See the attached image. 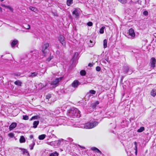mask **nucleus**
Listing matches in <instances>:
<instances>
[{
  "instance_id": "obj_41",
  "label": "nucleus",
  "mask_w": 156,
  "mask_h": 156,
  "mask_svg": "<svg viewBox=\"0 0 156 156\" xmlns=\"http://www.w3.org/2000/svg\"><path fill=\"white\" fill-rule=\"evenodd\" d=\"M96 69L97 71L99 72L101 70V68L99 66H97L96 68Z\"/></svg>"
},
{
  "instance_id": "obj_54",
  "label": "nucleus",
  "mask_w": 156,
  "mask_h": 156,
  "mask_svg": "<svg viewBox=\"0 0 156 156\" xmlns=\"http://www.w3.org/2000/svg\"><path fill=\"white\" fill-rule=\"evenodd\" d=\"M93 44H92V45H90V46L91 47H92V46H93Z\"/></svg>"
},
{
  "instance_id": "obj_37",
  "label": "nucleus",
  "mask_w": 156,
  "mask_h": 156,
  "mask_svg": "<svg viewBox=\"0 0 156 156\" xmlns=\"http://www.w3.org/2000/svg\"><path fill=\"white\" fill-rule=\"evenodd\" d=\"M55 143V142H53V141H52V142H48V144L49 145H50L51 146H52L53 147H54V143Z\"/></svg>"
},
{
  "instance_id": "obj_5",
  "label": "nucleus",
  "mask_w": 156,
  "mask_h": 156,
  "mask_svg": "<svg viewBox=\"0 0 156 156\" xmlns=\"http://www.w3.org/2000/svg\"><path fill=\"white\" fill-rule=\"evenodd\" d=\"M58 122L59 123V125H69V121H67L63 119H59Z\"/></svg>"
},
{
  "instance_id": "obj_39",
  "label": "nucleus",
  "mask_w": 156,
  "mask_h": 156,
  "mask_svg": "<svg viewBox=\"0 0 156 156\" xmlns=\"http://www.w3.org/2000/svg\"><path fill=\"white\" fill-rule=\"evenodd\" d=\"M51 94H48L46 96V99H49L51 97Z\"/></svg>"
},
{
  "instance_id": "obj_3",
  "label": "nucleus",
  "mask_w": 156,
  "mask_h": 156,
  "mask_svg": "<svg viewBox=\"0 0 156 156\" xmlns=\"http://www.w3.org/2000/svg\"><path fill=\"white\" fill-rule=\"evenodd\" d=\"M49 44L48 43H44L43 45L42 49V51L43 53V55H46L48 51H49L48 49L49 46Z\"/></svg>"
},
{
  "instance_id": "obj_2",
  "label": "nucleus",
  "mask_w": 156,
  "mask_h": 156,
  "mask_svg": "<svg viewBox=\"0 0 156 156\" xmlns=\"http://www.w3.org/2000/svg\"><path fill=\"white\" fill-rule=\"evenodd\" d=\"M98 123V122L96 121H92L86 123L81 124L80 125H79L78 127L86 129H92L97 126Z\"/></svg>"
},
{
  "instance_id": "obj_38",
  "label": "nucleus",
  "mask_w": 156,
  "mask_h": 156,
  "mask_svg": "<svg viewBox=\"0 0 156 156\" xmlns=\"http://www.w3.org/2000/svg\"><path fill=\"white\" fill-rule=\"evenodd\" d=\"M87 25L88 26H89V27H91V26H92L93 23L91 22H89L87 23Z\"/></svg>"
},
{
  "instance_id": "obj_9",
  "label": "nucleus",
  "mask_w": 156,
  "mask_h": 156,
  "mask_svg": "<svg viewBox=\"0 0 156 156\" xmlns=\"http://www.w3.org/2000/svg\"><path fill=\"white\" fill-rule=\"evenodd\" d=\"M79 84L80 82L79 81L77 80H76L73 81L71 85L73 87L76 88Z\"/></svg>"
},
{
  "instance_id": "obj_29",
  "label": "nucleus",
  "mask_w": 156,
  "mask_h": 156,
  "mask_svg": "<svg viewBox=\"0 0 156 156\" xmlns=\"http://www.w3.org/2000/svg\"><path fill=\"white\" fill-rule=\"evenodd\" d=\"M58 154L56 152H55L54 153H51L49 156H58Z\"/></svg>"
},
{
  "instance_id": "obj_36",
  "label": "nucleus",
  "mask_w": 156,
  "mask_h": 156,
  "mask_svg": "<svg viewBox=\"0 0 156 156\" xmlns=\"http://www.w3.org/2000/svg\"><path fill=\"white\" fill-rule=\"evenodd\" d=\"M23 119L24 120H27L29 119V117L27 115H25L23 116Z\"/></svg>"
},
{
  "instance_id": "obj_14",
  "label": "nucleus",
  "mask_w": 156,
  "mask_h": 156,
  "mask_svg": "<svg viewBox=\"0 0 156 156\" xmlns=\"http://www.w3.org/2000/svg\"><path fill=\"white\" fill-rule=\"evenodd\" d=\"M91 150L95 151L96 152L100 154H101L102 153L98 148L95 147H92L91 148Z\"/></svg>"
},
{
  "instance_id": "obj_34",
  "label": "nucleus",
  "mask_w": 156,
  "mask_h": 156,
  "mask_svg": "<svg viewBox=\"0 0 156 156\" xmlns=\"http://www.w3.org/2000/svg\"><path fill=\"white\" fill-rule=\"evenodd\" d=\"M39 117L38 116H33L31 119H30V120L31 121L33 119H37L39 118Z\"/></svg>"
},
{
  "instance_id": "obj_8",
  "label": "nucleus",
  "mask_w": 156,
  "mask_h": 156,
  "mask_svg": "<svg viewBox=\"0 0 156 156\" xmlns=\"http://www.w3.org/2000/svg\"><path fill=\"white\" fill-rule=\"evenodd\" d=\"M96 92V91L94 90H90L89 92L87 93V94L86 96L88 98H90L91 96L95 94Z\"/></svg>"
},
{
  "instance_id": "obj_53",
  "label": "nucleus",
  "mask_w": 156,
  "mask_h": 156,
  "mask_svg": "<svg viewBox=\"0 0 156 156\" xmlns=\"http://www.w3.org/2000/svg\"><path fill=\"white\" fill-rule=\"evenodd\" d=\"M73 141V140L72 139H70V141Z\"/></svg>"
},
{
  "instance_id": "obj_43",
  "label": "nucleus",
  "mask_w": 156,
  "mask_h": 156,
  "mask_svg": "<svg viewBox=\"0 0 156 156\" xmlns=\"http://www.w3.org/2000/svg\"><path fill=\"white\" fill-rule=\"evenodd\" d=\"M57 144L58 145V146L60 145L61 144V140H58L56 141Z\"/></svg>"
},
{
  "instance_id": "obj_10",
  "label": "nucleus",
  "mask_w": 156,
  "mask_h": 156,
  "mask_svg": "<svg viewBox=\"0 0 156 156\" xmlns=\"http://www.w3.org/2000/svg\"><path fill=\"white\" fill-rule=\"evenodd\" d=\"M129 35L132 37H134L135 36V33L133 29L132 28H130L129 30Z\"/></svg>"
},
{
  "instance_id": "obj_20",
  "label": "nucleus",
  "mask_w": 156,
  "mask_h": 156,
  "mask_svg": "<svg viewBox=\"0 0 156 156\" xmlns=\"http://www.w3.org/2000/svg\"><path fill=\"white\" fill-rule=\"evenodd\" d=\"M73 0H67L66 4L68 6H70L73 3Z\"/></svg>"
},
{
  "instance_id": "obj_6",
  "label": "nucleus",
  "mask_w": 156,
  "mask_h": 156,
  "mask_svg": "<svg viewBox=\"0 0 156 156\" xmlns=\"http://www.w3.org/2000/svg\"><path fill=\"white\" fill-rule=\"evenodd\" d=\"M59 41L62 44L63 46H65L66 45V41L65 40V38L62 35H60L58 38Z\"/></svg>"
},
{
  "instance_id": "obj_30",
  "label": "nucleus",
  "mask_w": 156,
  "mask_h": 156,
  "mask_svg": "<svg viewBox=\"0 0 156 156\" xmlns=\"http://www.w3.org/2000/svg\"><path fill=\"white\" fill-rule=\"evenodd\" d=\"M129 70V69L127 66H125L124 68V72L126 73H128V70Z\"/></svg>"
},
{
  "instance_id": "obj_61",
  "label": "nucleus",
  "mask_w": 156,
  "mask_h": 156,
  "mask_svg": "<svg viewBox=\"0 0 156 156\" xmlns=\"http://www.w3.org/2000/svg\"><path fill=\"white\" fill-rule=\"evenodd\" d=\"M96 112H94V114H95Z\"/></svg>"
},
{
  "instance_id": "obj_57",
  "label": "nucleus",
  "mask_w": 156,
  "mask_h": 156,
  "mask_svg": "<svg viewBox=\"0 0 156 156\" xmlns=\"http://www.w3.org/2000/svg\"><path fill=\"white\" fill-rule=\"evenodd\" d=\"M4 0H0L1 2L3 1Z\"/></svg>"
},
{
  "instance_id": "obj_35",
  "label": "nucleus",
  "mask_w": 156,
  "mask_h": 156,
  "mask_svg": "<svg viewBox=\"0 0 156 156\" xmlns=\"http://www.w3.org/2000/svg\"><path fill=\"white\" fill-rule=\"evenodd\" d=\"M119 2L122 4H124L127 2V0H118Z\"/></svg>"
},
{
  "instance_id": "obj_22",
  "label": "nucleus",
  "mask_w": 156,
  "mask_h": 156,
  "mask_svg": "<svg viewBox=\"0 0 156 156\" xmlns=\"http://www.w3.org/2000/svg\"><path fill=\"white\" fill-rule=\"evenodd\" d=\"M46 136V135L45 134H42L39 136L38 139L40 140H43L45 137Z\"/></svg>"
},
{
  "instance_id": "obj_47",
  "label": "nucleus",
  "mask_w": 156,
  "mask_h": 156,
  "mask_svg": "<svg viewBox=\"0 0 156 156\" xmlns=\"http://www.w3.org/2000/svg\"><path fill=\"white\" fill-rule=\"evenodd\" d=\"M78 53L77 52H75V55H74V56L73 58H74V57H75V56H78Z\"/></svg>"
},
{
  "instance_id": "obj_48",
  "label": "nucleus",
  "mask_w": 156,
  "mask_h": 156,
  "mask_svg": "<svg viewBox=\"0 0 156 156\" xmlns=\"http://www.w3.org/2000/svg\"><path fill=\"white\" fill-rule=\"evenodd\" d=\"M78 146H79V147L80 148H83L84 149H85V147H84L82 146H80V145H78Z\"/></svg>"
},
{
  "instance_id": "obj_60",
  "label": "nucleus",
  "mask_w": 156,
  "mask_h": 156,
  "mask_svg": "<svg viewBox=\"0 0 156 156\" xmlns=\"http://www.w3.org/2000/svg\"><path fill=\"white\" fill-rule=\"evenodd\" d=\"M18 30V29H16V30Z\"/></svg>"
},
{
  "instance_id": "obj_44",
  "label": "nucleus",
  "mask_w": 156,
  "mask_h": 156,
  "mask_svg": "<svg viewBox=\"0 0 156 156\" xmlns=\"http://www.w3.org/2000/svg\"><path fill=\"white\" fill-rule=\"evenodd\" d=\"M53 142H55V143H54V147H56L58 146V145L57 144V142L56 141H53Z\"/></svg>"
},
{
  "instance_id": "obj_4",
  "label": "nucleus",
  "mask_w": 156,
  "mask_h": 156,
  "mask_svg": "<svg viewBox=\"0 0 156 156\" xmlns=\"http://www.w3.org/2000/svg\"><path fill=\"white\" fill-rule=\"evenodd\" d=\"M44 57H47L48 56V57H47L46 60H45L46 62V63H48L53 58H54V56L52 55H51V53L50 51H48V52L47 53V55H43Z\"/></svg>"
},
{
  "instance_id": "obj_52",
  "label": "nucleus",
  "mask_w": 156,
  "mask_h": 156,
  "mask_svg": "<svg viewBox=\"0 0 156 156\" xmlns=\"http://www.w3.org/2000/svg\"><path fill=\"white\" fill-rule=\"evenodd\" d=\"M33 137V136H30V138H32Z\"/></svg>"
},
{
  "instance_id": "obj_25",
  "label": "nucleus",
  "mask_w": 156,
  "mask_h": 156,
  "mask_svg": "<svg viewBox=\"0 0 156 156\" xmlns=\"http://www.w3.org/2000/svg\"><path fill=\"white\" fill-rule=\"evenodd\" d=\"M144 129H145L144 127H141L138 129L137 132L139 133H141L144 130Z\"/></svg>"
},
{
  "instance_id": "obj_13",
  "label": "nucleus",
  "mask_w": 156,
  "mask_h": 156,
  "mask_svg": "<svg viewBox=\"0 0 156 156\" xmlns=\"http://www.w3.org/2000/svg\"><path fill=\"white\" fill-rule=\"evenodd\" d=\"M73 14L75 15L76 17L79 16V11L77 9H76L73 12Z\"/></svg>"
},
{
  "instance_id": "obj_23",
  "label": "nucleus",
  "mask_w": 156,
  "mask_h": 156,
  "mask_svg": "<svg viewBox=\"0 0 156 156\" xmlns=\"http://www.w3.org/2000/svg\"><path fill=\"white\" fill-rule=\"evenodd\" d=\"M151 95L154 97L156 95V90L153 89L151 93Z\"/></svg>"
},
{
  "instance_id": "obj_24",
  "label": "nucleus",
  "mask_w": 156,
  "mask_h": 156,
  "mask_svg": "<svg viewBox=\"0 0 156 156\" xmlns=\"http://www.w3.org/2000/svg\"><path fill=\"white\" fill-rule=\"evenodd\" d=\"M14 84L18 86H21L22 83L19 80L16 81L14 82Z\"/></svg>"
},
{
  "instance_id": "obj_51",
  "label": "nucleus",
  "mask_w": 156,
  "mask_h": 156,
  "mask_svg": "<svg viewBox=\"0 0 156 156\" xmlns=\"http://www.w3.org/2000/svg\"><path fill=\"white\" fill-rule=\"evenodd\" d=\"M0 11L1 12H2V9L1 7H0Z\"/></svg>"
},
{
  "instance_id": "obj_21",
  "label": "nucleus",
  "mask_w": 156,
  "mask_h": 156,
  "mask_svg": "<svg viewBox=\"0 0 156 156\" xmlns=\"http://www.w3.org/2000/svg\"><path fill=\"white\" fill-rule=\"evenodd\" d=\"M20 143H24L25 142V139L23 136H21L20 139Z\"/></svg>"
},
{
  "instance_id": "obj_15",
  "label": "nucleus",
  "mask_w": 156,
  "mask_h": 156,
  "mask_svg": "<svg viewBox=\"0 0 156 156\" xmlns=\"http://www.w3.org/2000/svg\"><path fill=\"white\" fill-rule=\"evenodd\" d=\"M18 42V41L16 39H14L12 42L11 43V46L12 48L14 47L15 45H16Z\"/></svg>"
},
{
  "instance_id": "obj_55",
  "label": "nucleus",
  "mask_w": 156,
  "mask_h": 156,
  "mask_svg": "<svg viewBox=\"0 0 156 156\" xmlns=\"http://www.w3.org/2000/svg\"><path fill=\"white\" fill-rule=\"evenodd\" d=\"M2 6H4V7H5V6H6V5H2Z\"/></svg>"
},
{
  "instance_id": "obj_31",
  "label": "nucleus",
  "mask_w": 156,
  "mask_h": 156,
  "mask_svg": "<svg viewBox=\"0 0 156 156\" xmlns=\"http://www.w3.org/2000/svg\"><path fill=\"white\" fill-rule=\"evenodd\" d=\"M34 145H35L34 142H33L32 144H31L29 145V147H30V149L31 150L33 149Z\"/></svg>"
},
{
  "instance_id": "obj_56",
  "label": "nucleus",
  "mask_w": 156,
  "mask_h": 156,
  "mask_svg": "<svg viewBox=\"0 0 156 156\" xmlns=\"http://www.w3.org/2000/svg\"><path fill=\"white\" fill-rule=\"evenodd\" d=\"M90 43H92V42L91 40L90 41Z\"/></svg>"
},
{
  "instance_id": "obj_12",
  "label": "nucleus",
  "mask_w": 156,
  "mask_h": 156,
  "mask_svg": "<svg viewBox=\"0 0 156 156\" xmlns=\"http://www.w3.org/2000/svg\"><path fill=\"white\" fill-rule=\"evenodd\" d=\"M17 126V124L15 122L12 123L9 126V130L10 131L12 130L14 128H15Z\"/></svg>"
},
{
  "instance_id": "obj_59",
  "label": "nucleus",
  "mask_w": 156,
  "mask_h": 156,
  "mask_svg": "<svg viewBox=\"0 0 156 156\" xmlns=\"http://www.w3.org/2000/svg\"><path fill=\"white\" fill-rule=\"evenodd\" d=\"M1 138L2 139V137H1Z\"/></svg>"
},
{
  "instance_id": "obj_33",
  "label": "nucleus",
  "mask_w": 156,
  "mask_h": 156,
  "mask_svg": "<svg viewBox=\"0 0 156 156\" xmlns=\"http://www.w3.org/2000/svg\"><path fill=\"white\" fill-rule=\"evenodd\" d=\"M30 9L31 11H32L34 12L37 11V8L33 7H30Z\"/></svg>"
},
{
  "instance_id": "obj_11",
  "label": "nucleus",
  "mask_w": 156,
  "mask_h": 156,
  "mask_svg": "<svg viewBox=\"0 0 156 156\" xmlns=\"http://www.w3.org/2000/svg\"><path fill=\"white\" fill-rule=\"evenodd\" d=\"M62 77H60L59 78H56L54 81H53L52 84L55 85L57 84L62 79Z\"/></svg>"
},
{
  "instance_id": "obj_50",
  "label": "nucleus",
  "mask_w": 156,
  "mask_h": 156,
  "mask_svg": "<svg viewBox=\"0 0 156 156\" xmlns=\"http://www.w3.org/2000/svg\"><path fill=\"white\" fill-rule=\"evenodd\" d=\"M56 62H54L53 65H51V66H55L56 65Z\"/></svg>"
},
{
  "instance_id": "obj_49",
  "label": "nucleus",
  "mask_w": 156,
  "mask_h": 156,
  "mask_svg": "<svg viewBox=\"0 0 156 156\" xmlns=\"http://www.w3.org/2000/svg\"><path fill=\"white\" fill-rule=\"evenodd\" d=\"M88 66H89L90 67H91V66H92V65L91 63H89L88 64Z\"/></svg>"
},
{
  "instance_id": "obj_18",
  "label": "nucleus",
  "mask_w": 156,
  "mask_h": 156,
  "mask_svg": "<svg viewBox=\"0 0 156 156\" xmlns=\"http://www.w3.org/2000/svg\"><path fill=\"white\" fill-rule=\"evenodd\" d=\"M37 74L38 73L37 72L32 73H31V74L29 75V77H34L37 76Z\"/></svg>"
},
{
  "instance_id": "obj_7",
  "label": "nucleus",
  "mask_w": 156,
  "mask_h": 156,
  "mask_svg": "<svg viewBox=\"0 0 156 156\" xmlns=\"http://www.w3.org/2000/svg\"><path fill=\"white\" fill-rule=\"evenodd\" d=\"M156 60L154 58L152 57L151 58L150 64L151 67L154 68L155 66Z\"/></svg>"
},
{
  "instance_id": "obj_17",
  "label": "nucleus",
  "mask_w": 156,
  "mask_h": 156,
  "mask_svg": "<svg viewBox=\"0 0 156 156\" xmlns=\"http://www.w3.org/2000/svg\"><path fill=\"white\" fill-rule=\"evenodd\" d=\"M99 102L98 101H96L95 102L91 104V106L93 108H94L96 106L99 104Z\"/></svg>"
},
{
  "instance_id": "obj_27",
  "label": "nucleus",
  "mask_w": 156,
  "mask_h": 156,
  "mask_svg": "<svg viewBox=\"0 0 156 156\" xmlns=\"http://www.w3.org/2000/svg\"><path fill=\"white\" fill-rule=\"evenodd\" d=\"M103 45L104 48H106L107 47V40L106 39H105L103 41Z\"/></svg>"
},
{
  "instance_id": "obj_28",
  "label": "nucleus",
  "mask_w": 156,
  "mask_h": 156,
  "mask_svg": "<svg viewBox=\"0 0 156 156\" xmlns=\"http://www.w3.org/2000/svg\"><path fill=\"white\" fill-rule=\"evenodd\" d=\"M105 28V27H102L100 29L99 32L101 34H102L104 32V29Z\"/></svg>"
},
{
  "instance_id": "obj_19",
  "label": "nucleus",
  "mask_w": 156,
  "mask_h": 156,
  "mask_svg": "<svg viewBox=\"0 0 156 156\" xmlns=\"http://www.w3.org/2000/svg\"><path fill=\"white\" fill-rule=\"evenodd\" d=\"M39 123V121H34L33 122V127L34 128H37Z\"/></svg>"
},
{
  "instance_id": "obj_40",
  "label": "nucleus",
  "mask_w": 156,
  "mask_h": 156,
  "mask_svg": "<svg viewBox=\"0 0 156 156\" xmlns=\"http://www.w3.org/2000/svg\"><path fill=\"white\" fill-rule=\"evenodd\" d=\"M5 7L7 8L8 9H10L11 11H12L13 10V9L11 8V7L9 6H5Z\"/></svg>"
},
{
  "instance_id": "obj_42",
  "label": "nucleus",
  "mask_w": 156,
  "mask_h": 156,
  "mask_svg": "<svg viewBox=\"0 0 156 156\" xmlns=\"http://www.w3.org/2000/svg\"><path fill=\"white\" fill-rule=\"evenodd\" d=\"M143 14L145 16H147L148 14V12L147 11H145L143 12Z\"/></svg>"
},
{
  "instance_id": "obj_46",
  "label": "nucleus",
  "mask_w": 156,
  "mask_h": 156,
  "mask_svg": "<svg viewBox=\"0 0 156 156\" xmlns=\"http://www.w3.org/2000/svg\"><path fill=\"white\" fill-rule=\"evenodd\" d=\"M30 28V26L29 25H26L25 28L27 29H29Z\"/></svg>"
},
{
  "instance_id": "obj_1",
  "label": "nucleus",
  "mask_w": 156,
  "mask_h": 156,
  "mask_svg": "<svg viewBox=\"0 0 156 156\" xmlns=\"http://www.w3.org/2000/svg\"><path fill=\"white\" fill-rule=\"evenodd\" d=\"M80 112L76 108H73L70 109L67 113V115L70 118L76 117L79 118L80 117Z\"/></svg>"
},
{
  "instance_id": "obj_58",
  "label": "nucleus",
  "mask_w": 156,
  "mask_h": 156,
  "mask_svg": "<svg viewBox=\"0 0 156 156\" xmlns=\"http://www.w3.org/2000/svg\"><path fill=\"white\" fill-rule=\"evenodd\" d=\"M129 74H131V73H129Z\"/></svg>"
},
{
  "instance_id": "obj_45",
  "label": "nucleus",
  "mask_w": 156,
  "mask_h": 156,
  "mask_svg": "<svg viewBox=\"0 0 156 156\" xmlns=\"http://www.w3.org/2000/svg\"><path fill=\"white\" fill-rule=\"evenodd\" d=\"M8 135L9 136H10L11 137H12L13 136V134L12 133H10Z\"/></svg>"
},
{
  "instance_id": "obj_16",
  "label": "nucleus",
  "mask_w": 156,
  "mask_h": 156,
  "mask_svg": "<svg viewBox=\"0 0 156 156\" xmlns=\"http://www.w3.org/2000/svg\"><path fill=\"white\" fill-rule=\"evenodd\" d=\"M134 145H135V147L134 148V149L135 151V154L136 155H137V143L136 142H134Z\"/></svg>"
},
{
  "instance_id": "obj_32",
  "label": "nucleus",
  "mask_w": 156,
  "mask_h": 156,
  "mask_svg": "<svg viewBox=\"0 0 156 156\" xmlns=\"http://www.w3.org/2000/svg\"><path fill=\"white\" fill-rule=\"evenodd\" d=\"M80 73L81 75L83 76L85 75L86 72L85 70H82L80 71Z\"/></svg>"
},
{
  "instance_id": "obj_26",
  "label": "nucleus",
  "mask_w": 156,
  "mask_h": 156,
  "mask_svg": "<svg viewBox=\"0 0 156 156\" xmlns=\"http://www.w3.org/2000/svg\"><path fill=\"white\" fill-rule=\"evenodd\" d=\"M20 149L21 150V151H22L23 153L24 154L26 153H27L28 154H29V153L27 150L25 149H23L22 148H20Z\"/></svg>"
}]
</instances>
